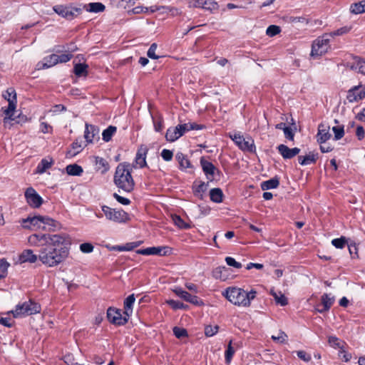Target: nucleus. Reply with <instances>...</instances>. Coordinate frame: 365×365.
<instances>
[{"label":"nucleus","mask_w":365,"mask_h":365,"mask_svg":"<svg viewBox=\"0 0 365 365\" xmlns=\"http://www.w3.org/2000/svg\"><path fill=\"white\" fill-rule=\"evenodd\" d=\"M28 242L31 246L41 247L38 259L48 267L58 265L69 255V242L66 234L35 233L28 237Z\"/></svg>","instance_id":"1"},{"label":"nucleus","mask_w":365,"mask_h":365,"mask_svg":"<svg viewBox=\"0 0 365 365\" xmlns=\"http://www.w3.org/2000/svg\"><path fill=\"white\" fill-rule=\"evenodd\" d=\"M132 169L128 163L118 165L113 177L114 184L125 192H131L135 187V182L131 175Z\"/></svg>","instance_id":"2"},{"label":"nucleus","mask_w":365,"mask_h":365,"mask_svg":"<svg viewBox=\"0 0 365 365\" xmlns=\"http://www.w3.org/2000/svg\"><path fill=\"white\" fill-rule=\"evenodd\" d=\"M222 294L232 304L246 307H249L251 301L256 297L257 292L254 289L247 292L243 289L232 287L227 288Z\"/></svg>","instance_id":"3"},{"label":"nucleus","mask_w":365,"mask_h":365,"mask_svg":"<svg viewBox=\"0 0 365 365\" xmlns=\"http://www.w3.org/2000/svg\"><path fill=\"white\" fill-rule=\"evenodd\" d=\"M331 34L327 33L317 38L312 44L310 56L313 58H319L330 48Z\"/></svg>","instance_id":"4"},{"label":"nucleus","mask_w":365,"mask_h":365,"mask_svg":"<svg viewBox=\"0 0 365 365\" xmlns=\"http://www.w3.org/2000/svg\"><path fill=\"white\" fill-rule=\"evenodd\" d=\"M41 309L39 304L29 299L27 302L17 304L15 309L11 312L14 317L20 318L39 313Z\"/></svg>","instance_id":"5"},{"label":"nucleus","mask_w":365,"mask_h":365,"mask_svg":"<svg viewBox=\"0 0 365 365\" xmlns=\"http://www.w3.org/2000/svg\"><path fill=\"white\" fill-rule=\"evenodd\" d=\"M101 210L106 219L115 223H125L130 220L129 215L122 209H114L107 205H101Z\"/></svg>","instance_id":"6"},{"label":"nucleus","mask_w":365,"mask_h":365,"mask_svg":"<svg viewBox=\"0 0 365 365\" xmlns=\"http://www.w3.org/2000/svg\"><path fill=\"white\" fill-rule=\"evenodd\" d=\"M230 138L242 151L248 153L255 152L256 147L252 137L249 135L244 136L240 133H235L230 134Z\"/></svg>","instance_id":"7"},{"label":"nucleus","mask_w":365,"mask_h":365,"mask_svg":"<svg viewBox=\"0 0 365 365\" xmlns=\"http://www.w3.org/2000/svg\"><path fill=\"white\" fill-rule=\"evenodd\" d=\"M53 11L61 17L66 20H73L81 12V9L73 7L71 5H55L52 8Z\"/></svg>","instance_id":"8"},{"label":"nucleus","mask_w":365,"mask_h":365,"mask_svg":"<svg viewBox=\"0 0 365 365\" xmlns=\"http://www.w3.org/2000/svg\"><path fill=\"white\" fill-rule=\"evenodd\" d=\"M106 314L109 322L116 326H123L129 320L128 317L121 309L115 307H109Z\"/></svg>","instance_id":"9"},{"label":"nucleus","mask_w":365,"mask_h":365,"mask_svg":"<svg viewBox=\"0 0 365 365\" xmlns=\"http://www.w3.org/2000/svg\"><path fill=\"white\" fill-rule=\"evenodd\" d=\"M188 6L190 8L202 9L212 13L219 9V5L215 0H189Z\"/></svg>","instance_id":"10"},{"label":"nucleus","mask_w":365,"mask_h":365,"mask_svg":"<svg viewBox=\"0 0 365 365\" xmlns=\"http://www.w3.org/2000/svg\"><path fill=\"white\" fill-rule=\"evenodd\" d=\"M24 196L26 202L32 208H38L43 202V198L32 187H29L26 190Z\"/></svg>","instance_id":"11"},{"label":"nucleus","mask_w":365,"mask_h":365,"mask_svg":"<svg viewBox=\"0 0 365 365\" xmlns=\"http://www.w3.org/2000/svg\"><path fill=\"white\" fill-rule=\"evenodd\" d=\"M136 253L142 255L168 256L172 253V249L168 246L150 247L138 250Z\"/></svg>","instance_id":"12"},{"label":"nucleus","mask_w":365,"mask_h":365,"mask_svg":"<svg viewBox=\"0 0 365 365\" xmlns=\"http://www.w3.org/2000/svg\"><path fill=\"white\" fill-rule=\"evenodd\" d=\"M200 165L207 179L212 181L215 179V175H220V171L210 161L207 160L205 157H201L200 160Z\"/></svg>","instance_id":"13"},{"label":"nucleus","mask_w":365,"mask_h":365,"mask_svg":"<svg viewBox=\"0 0 365 365\" xmlns=\"http://www.w3.org/2000/svg\"><path fill=\"white\" fill-rule=\"evenodd\" d=\"M42 222L43 216L41 215L29 216L19 220V223L23 228L29 230L41 229Z\"/></svg>","instance_id":"14"},{"label":"nucleus","mask_w":365,"mask_h":365,"mask_svg":"<svg viewBox=\"0 0 365 365\" xmlns=\"http://www.w3.org/2000/svg\"><path fill=\"white\" fill-rule=\"evenodd\" d=\"M365 98V86L358 85L351 88L346 96V99L349 103H354L361 101Z\"/></svg>","instance_id":"15"},{"label":"nucleus","mask_w":365,"mask_h":365,"mask_svg":"<svg viewBox=\"0 0 365 365\" xmlns=\"http://www.w3.org/2000/svg\"><path fill=\"white\" fill-rule=\"evenodd\" d=\"M148 148L145 145H141L136 153L135 160L133 163V168H143L147 166L146 158Z\"/></svg>","instance_id":"16"},{"label":"nucleus","mask_w":365,"mask_h":365,"mask_svg":"<svg viewBox=\"0 0 365 365\" xmlns=\"http://www.w3.org/2000/svg\"><path fill=\"white\" fill-rule=\"evenodd\" d=\"M99 128L93 125L86 123L84 138L87 143H93L95 140L99 139Z\"/></svg>","instance_id":"17"},{"label":"nucleus","mask_w":365,"mask_h":365,"mask_svg":"<svg viewBox=\"0 0 365 365\" xmlns=\"http://www.w3.org/2000/svg\"><path fill=\"white\" fill-rule=\"evenodd\" d=\"M277 150L284 159H291L298 155L300 152V149L298 148H289L284 144L279 145L277 146Z\"/></svg>","instance_id":"18"},{"label":"nucleus","mask_w":365,"mask_h":365,"mask_svg":"<svg viewBox=\"0 0 365 365\" xmlns=\"http://www.w3.org/2000/svg\"><path fill=\"white\" fill-rule=\"evenodd\" d=\"M330 138L331 134L329 133V126L320 123L318 126V131L317 134V142L322 144L327 141Z\"/></svg>","instance_id":"19"},{"label":"nucleus","mask_w":365,"mask_h":365,"mask_svg":"<svg viewBox=\"0 0 365 365\" xmlns=\"http://www.w3.org/2000/svg\"><path fill=\"white\" fill-rule=\"evenodd\" d=\"M38 259V255L34 253L31 250H25L19 255V261L20 263H35Z\"/></svg>","instance_id":"20"},{"label":"nucleus","mask_w":365,"mask_h":365,"mask_svg":"<svg viewBox=\"0 0 365 365\" xmlns=\"http://www.w3.org/2000/svg\"><path fill=\"white\" fill-rule=\"evenodd\" d=\"M61 228V224L47 216H43L42 230H48V231H56Z\"/></svg>","instance_id":"21"},{"label":"nucleus","mask_w":365,"mask_h":365,"mask_svg":"<svg viewBox=\"0 0 365 365\" xmlns=\"http://www.w3.org/2000/svg\"><path fill=\"white\" fill-rule=\"evenodd\" d=\"M321 300H322V308L317 307L316 309L317 312L319 313H323L324 312L329 310V309L331 308V307L332 306V304L334 302V297H331L330 294H324L322 296Z\"/></svg>","instance_id":"22"},{"label":"nucleus","mask_w":365,"mask_h":365,"mask_svg":"<svg viewBox=\"0 0 365 365\" xmlns=\"http://www.w3.org/2000/svg\"><path fill=\"white\" fill-rule=\"evenodd\" d=\"M135 302V297L134 294L128 296L123 302V314L127 315L128 318H130L133 314Z\"/></svg>","instance_id":"23"},{"label":"nucleus","mask_w":365,"mask_h":365,"mask_svg":"<svg viewBox=\"0 0 365 365\" xmlns=\"http://www.w3.org/2000/svg\"><path fill=\"white\" fill-rule=\"evenodd\" d=\"M240 344L239 343L232 344V340H230L228 342L227 349L225 351V359L227 364H230L232 357L235 353V348H240Z\"/></svg>","instance_id":"24"},{"label":"nucleus","mask_w":365,"mask_h":365,"mask_svg":"<svg viewBox=\"0 0 365 365\" xmlns=\"http://www.w3.org/2000/svg\"><path fill=\"white\" fill-rule=\"evenodd\" d=\"M16 103H14L13 100L10 101L6 108H2L4 113L6 115V116L4 118V124L7 123L9 121L15 120V118H14V114L16 108Z\"/></svg>","instance_id":"25"},{"label":"nucleus","mask_w":365,"mask_h":365,"mask_svg":"<svg viewBox=\"0 0 365 365\" xmlns=\"http://www.w3.org/2000/svg\"><path fill=\"white\" fill-rule=\"evenodd\" d=\"M350 68L362 75H365V59L359 56H354V62L351 63Z\"/></svg>","instance_id":"26"},{"label":"nucleus","mask_w":365,"mask_h":365,"mask_svg":"<svg viewBox=\"0 0 365 365\" xmlns=\"http://www.w3.org/2000/svg\"><path fill=\"white\" fill-rule=\"evenodd\" d=\"M94 158V163L98 171H100L102 174H105L109 170L110 165L106 159L99 156H96Z\"/></svg>","instance_id":"27"},{"label":"nucleus","mask_w":365,"mask_h":365,"mask_svg":"<svg viewBox=\"0 0 365 365\" xmlns=\"http://www.w3.org/2000/svg\"><path fill=\"white\" fill-rule=\"evenodd\" d=\"M318 158V154L310 152L305 156H298V161L301 165H308L312 163H315Z\"/></svg>","instance_id":"28"},{"label":"nucleus","mask_w":365,"mask_h":365,"mask_svg":"<svg viewBox=\"0 0 365 365\" xmlns=\"http://www.w3.org/2000/svg\"><path fill=\"white\" fill-rule=\"evenodd\" d=\"M182 136V133L179 130L178 126L169 128L165 133L166 140L174 142Z\"/></svg>","instance_id":"29"},{"label":"nucleus","mask_w":365,"mask_h":365,"mask_svg":"<svg viewBox=\"0 0 365 365\" xmlns=\"http://www.w3.org/2000/svg\"><path fill=\"white\" fill-rule=\"evenodd\" d=\"M53 163L54 161L52 158L48 157L43 158L37 165L36 172L39 174H43L47 169L52 166Z\"/></svg>","instance_id":"30"},{"label":"nucleus","mask_w":365,"mask_h":365,"mask_svg":"<svg viewBox=\"0 0 365 365\" xmlns=\"http://www.w3.org/2000/svg\"><path fill=\"white\" fill-rule=\"evenodd\" d=\"M83 8L88 12L99 13L106 9V6L101 2H93L85 4Z\"/></svg>","instance_id":"31"},{"label":"nucleus","mask_w":365,"mask_h":365,"mask_svg":"<svg viewBox=\"0 0 365 365\" xmlns=\"http://www.w3.org/2000/svg\"><path fill=\"white\" fill-rule=\"evenodd\" d=\"M175 158L179 163L180 168L181 170H185L187 168H191V163L188 160L187 155H184L182 153H178L175 155Z\"/></svg>","instance_id":"32"},{"label":"nucleus","mask_w":365,"mask_h":365,"mask_svg":"<svg viewBox=\"0 0 365 365\" xmlns=\"http://www.w3.org/2000/svg\"><path fill=\"white\" fill-rule=\"evenodd\" d=\"M66 170L68 175L72 176H81L83 173L81 166L77 164H71L66 167Z\"/></svg>","instance_id":"33"},{"label":"nucleus","mask_w":365,"mask_h":365,"mask_svg":"<svg viewBox=\"0 0 365 365\" xmlns=\"http://www.w3.org/2000/svg\"><path fill=\"white\" fill-rule=\"evenodd\" d=\"M210 200L215 203H220L223 200V192L220 188H212L210 191Z\"/></svg>","instance_id":"34"},{"label":"nucleus","mask_w":365,"mask_h":365,"mask_svg":"<svg viewBox=\"0 0 365 365\" xmlns=\"http://www.w3.org/2000/svg\"><path fill=\"white\" fill-rule=\"evenodd\" d=\"M279 185V181L277 178H271L268 180L263 181L261 183V188L262 190H267L277 188Z\"/></svg>","instance_id":"35"},{"label":"nucleus","mask_w":365,"mask_h":365,"mask_svg":"<svg viewBox=\"0 0 365 365\" xmlns=\"http://www.w3.org/2000/svg\"><path fill=\"white\" fill-rule=\"evenodd\" d=\"M58 63V54H51L43 60L42 68H51Z\"/></svg>","instance_id":"36"},{"label":"nucleus","mask_w":365,"mask_h":365,"mask_svg":"<svg viewBox=\"0 0 365 365\" xmlns=\"http://www.w3.org/2000/svg\"><path fill=\"white\" fill-rule=\"evenodd\" d=\"M88 66L86 63H76L73 67V73L76 76H86L88 74Z\"/></svg>","instance_id":"37"},{"label":"nucleus","mask_w":365,"mask_h":365,"mask_svg":"<svg viewBox=\"0 0 365 365\" xmlns=\"http://www.w3.org/2000/svg\"><path fill=\"white\" fill-rule=\"evenodd\" d=\"M350 11L354 14H360L365 13V0L352 4L350 6Z\"/></svg>","instance_id":"38"},{"label":"nucleus","mask_w":365,"mask_h":365,"mask_svg":"<svg viewBox=\"0 0 365 365\" xmlns=\"http://www.w3.org/2000/svg\"><path fill=\"white\" fill-rule=\"evenodd\" d=\"M83 148V147L82 145L81 142L76 140L71 144V150L68 151L67 156L73 157L78 154L79 153H81Z\"/></svg>","instance_id":"39"},{"label":"nucleus","mask_w":365,"mask_h":365,"mask_svg":"<svg viewBox=\"0 0 365 365\" xmlns=\"http://www.w3.org/2000/svg\"><path fill=\"white\" fill-rule=\"evenodd\" d=\"M140 242H129L126 243L125 245H117L113 247V250L119 251V252H125V251H131L135 247H137L139 246Z\"/></svg>","instance_id":"40"},{"label":"nucleus","mask_w":365,"mask_h":365,"mask_svg":"<svg viewBox=\"0 0 365 365\" xmlns=\"http://www.w3.org/2000/svg\"><path fill=\"white\" fill-rule=\"evenodd\" d=\"M117 128L115 126L109 125L106 129H105L102 133V138L105 142H109L113 135L115 133Z\"/></svg>","instance_id":"41"},{"label":"nucleus","mask_w":365,"mask_h":365,"mask_svg":"<svg viewBox=\"0 0 365 365\" xmlns=\"http://www.w3.org/2000/svg\"><path fill=\"white\" fill-rule=\"evenodd\" d=\"M328 343L330 346L336 349H343L344 348V341L336 336H329L328 337Z\"/></svg>","instance_id":"42"},{"label":"nucleus","mask_w":365,"mask_h":365,"mask_svg":"<svg viewBox=\"0 0 365 365\" xmlns=\"http://www.w3.org/2000/svg\"><path fill=\"white\" fill-rule=\"evenodd\" d=\"M173 292L180 298L185 300V302H187L189 300V298L191 295L189 292L187 291H185L182 288L180 287H176L173 289Z\"/></svg>","instance_id":"43"},{"label":"nucleus","mask_w":365,"mask_h":365,"mask_svg":"<svg viewBox=\"0 0 365 365\" xmlns=\"http://www.w3.org/2000/svg\"><path fill=\"white\" fill-rule=\"evenodd\" d=\"M272 294L277 304L286 306L288 304L287 298L281 292L278 294L273 292Z\"/></svg>","instance_id":"44"},{"label":"nucleus","mask_w":365,"mask_h":365,"mask_svg":"<svg viewBox=\"0 0 365 365\" xmlns=\"http://www.w3.org/2000/svg\"><path fill=\"white\" fill-rule=\"evenodd\" d=\"M166 303L173 309H185L187 307V305L183 304L182 302L174 299H169L166 302Z\"/></svg>","instance_id":"45"},{"label":"nucleus","mask_w":365,"mask_h":365,"mask_svg":"<svg viewBox=\"0 0 365 365\" xmlns=\"http://www.w3.org/2000/svg\"><path fill=\"white\" fill-rule=\"evenodd\" d=\"M348 244V240L345 237H341L331 240V245L337 249H342Z\"/></svg>","instance_id":"46"},{"label":"nucleus","mask_w":365,"mask_h":365,"mask_svg":"<svg viewBox=\"0 0 365 365\" xmlns=\"http://www.w3.org/2000/svg\"><path fill=\"white\" fill-rule=\"evenodd\" d=\"M118 7L126 9L135 4V0H111Z\"/></svg>","instance_id":"47"},{"label":"nucleus","mask_w":365,"mask_h":365,"mask_svg":"<svg viewBox=\"0 0 365 365\" xmlns=\"http://www.w3.org/2000/svg\"><path fill=\"white\" fill-rule=\"evenodd\" d=\"M3 96L8 101L9 103L11 101H13V99L14 103H17L16 93L13 88H8L6 91L5 93L3 95Z\"/></svg>","instance_id":"48"},{"label":"nucleus","mask_w":365,"mask_h":365,"mask_svg":"<svg viewBox=\"0 0 365 365\" xmlns=\"http://www.w3.org/2000/svg\"><path fill=\"white\" fill-rule=\"evenodd\" d=\"M9 265V263L6 259H0V279L6 277Z\"/></svg>","instance_id":"49"},{"label":"nucleus","mask_w":365,"mask_h":365,"mask_svg":"<svg viewBox=\"0 0 365 365\" xmlns=\"http://www.w3.org/2000/svg\"><path fill=\"white\" fill-rule=\"evenodd\" d=\"M351 26H343V27H341V28L336 29V31H334L331 33H327V34H331V37L346 34L349 33L351 31Z\"/></svg>","instance_id":"50"},{"label":"nucleus","mask_w":365,"mask_h":365,"mask_svg":"<svg viewBox=\"0 0 365 365\" xmlns=\"http://www.w3.org/2000/svg\"><path fill=\"white\" fill-rule=\"evenodd\" d=\"M219 331L217 325H207L205 327V334L207 337H211L215 335Z\"/></svg>","instance_id":"51"},{"label":"nucleus","mask_w":365,"mask_h":365,"mask_svg":"<svg viewBox=\"0 0 365 365\" xmlns=\"http://www.w3.org/2000/svg\"><path fill=\"white\" fill-rule=\"evenodd\" d=\"M174 223L180 229H190V225L184 222V220L178 215L173 217Z\"/></svg>","instance_id":"52"},{"label":"nucleus","mask_w":365,"mask_h":365,"mask_svg":"<svg viewBox=\"0 0 365 365\" xmlns=\"http://www.w3.org/2000/svg\"><path fill=\"white\" fill-rule=\"evenodd\" d=\"M332 131L334 133V139L336 140H340L344 135V130L343 125L334 126Z\"/></svg>","instance_id":"53"},{"label":"nucleus","mask_w":365,"mask_h":365,"mask_svg":"<svg viewBox=\"0 0 365 365\" xmlns=\"http://www.w3.org/2000/svg\"><path fill=\"white\" fill-rule=\"evenodd\" d=\"M281 31V29L279 26L277 25H270L267 27L266 30V34L268 36L272 37L278 34H279Z\"/></svg>","instance_id":"54"},{"label":"nucleus","mask_w":365,"mask_h":365,"mask_svg":"<svg viewBox=\"0 0 365 365\" xmlns=\"http://www.w3.org/2000/svg\"><path fill=\"white\" fill-rule=\"evenodd\" d=\"M173 334L175 336V337L178 339H182L184 337H187L188 335L187 331L185 329L180 328L178 327H175L173 329Z\"/></svg>","instance_id":"55"},{"label":"nucleus","mask_w":365,"mask_h":365,"mask_svg":"<svg viewBox=\"0 0 365 365\" xmlns=\"http://www.w3.org/2000/svg\"><path fill=\"white\" fill-rule=\"evenodd\" d=\"M157 44L155 43H153L150 45L148 52H147V55L149 58H152V59H158L159 58V56H157L155 54V51L157 49Z\"/></svg>","instance_id":"56"},{"label":"nucleus","mask_w":365,"mask_h":365,"mask_svg":"<svg viewBox=\"0 0 365 365\" xmlns=\"http://www.w3.org/2000/svg\"><path fill=\"white\" fill-rule=\"evenodd\" d=\"M225 262L228 266L233 267L236 269H240L242 265L240 262H237L233 257H227L225 258Z\"/></svg>","instance_id":"57"},{"label":"nucleus","mask_w":365,"mask_h":365,"mask_svg":"<svg viewBox=\"0 0 365 365\" xmlns=\"http://www.w3.org/2000/svg\"><path fill=\"white\" fill-rule=\"evenodd\" d=\"M94 247L92 244L88 242L82 243L80 245V250L83 253H91L93 252Z\"/></svg>","instance_id":"58"},{"label":"nucleus","mask_w":365,"mask_h":365,"mask_svg":"<svg viewBox=\"0 0 365 365\" xmlns=\"http://www.w3.org/2000/svg\"><path fill=\"white\" fill-rule=\"evenodd\" d=\"M287 336L284 331H280L278 336H272V339L276 342L283 344L287 340Z\"/></svg>","instance_id":"59"},{"label":"nucleus","mask_w":365,"mask_h":365,"mask_svg":"<svg viewBox=\"0 0 365 365\" xmlns=\"http://www.w3.org/2000/svg\"><path fill=\"white\" fill-rule=\"evenodd\" d=\"M154 128L156 132H160L163 128V119L162 117H159L158 119L153 118Z\"/></svg>","instance_id":"60"},{"label":"nucleus","mask_w":365,"mask_h":365,"mask_svg":"<svg viewBox=\"0 0 365 365\" xmlns=\"http://www.w3.org/2000/svg\"><path fill=\"white\" fill-rule=\"evenodd\" d=\"M161 157L165 161H170L173 157V153L170 150L163 149L161 152Z\"/></svg>","instance_id":"61"},{"label":"nucleus","mask_w":365,"mask_h":365,"mask_svg":"<svg viewBox=\"0 0 365 365\" xmlns=\"http://www.w3.org/2000/svg\"><path fill=\"white\" fill-rule=\"evenodd\" d=\"M297 355L300 359H302V361H304L305 362H309L312 359L311 355L302 350L297 351Z\"/></svg>","instance_id":"62"},{"label":"nucleus","mask_w":365,"mask_h":365,"mask_svg":"<svg viewBox=\"0 0 365 365\" xmlns=\"http://www.w3.org/2000/svg\"><path fill=\"white\" fill-rule=\"evenodd\" d=\"M187 302H190V304L196 306H202L204 304L203 301L200 299L197 296L192 294L190 295Z\"/></svg>","instance_id":"63"},{"label":"nucleus","mask_w":365,"mask_h":365,"mask_svg":"<svg viewBox=\"0 0 365 365\" xmlns=\"http://www.w3.org/2000/svg\"><path fill=\"white\" fill-rule=\"evenodd\" d=\"M113 196L119 203L123 205H128L130 203V200L128 198L122 197L117 193H113Z\"/></svg>","instance_id":"64"}]
</instances>
